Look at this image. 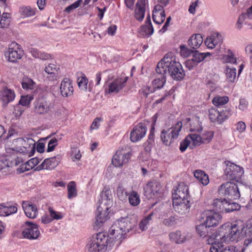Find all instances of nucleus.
<instances>
[{"instance_id":"obj_32","label":"nucleus","mask_w":252,"mask_h":252,"mask_svg":"<svg viewBox=\"0 0 252 252\" xmlns=\"http://www.w3.org/2000/svg\"><path fill=\"white\" fill-rule=\"evenodd\" d=\"M196 230L200 237L204 238L211 232V229L204 222L197 225L196 227Z\"/></svg>"},{"instance_id":"obj_50","label":"nucleus","mask_w":252,"mask_h":252,"mask_svg":"<svg viewBox=\"0 0 252 252\" xmlns=\"http://www.w3.org/2000/svg\"><path fill=\"white\" fill-rule=\"evenodd\" d=\"M117 193L118 197L122 201L126 200L129 194L122 186H120L118 187Z\"/></svg>"},{"instance_id":"obj_31","label":"nucleus","mask_w":252,"mask_h":252,"mask_svg":"<svg viewBox=\"0 0 252 252\" xmlns=\"http://www.w3.org/2000/svg\"><path fill=\"white\" fill-rule=\"evenodd\" d=\"M194 176L203 186H206L209 183L208 175L203 171H195L194 172Z\"/></svg>"},{"instance_id":"obj_41","label":"nucleus","mask_w":252,"mask_h":252,"mask_svg":"<svg viewBox=\"0 0 252 252\" xmlns=\"http://www.w3.org/2000/svg\"><path fill=\"white\" fill-rule=\"evenodd\" d=\"M211 54L209 52L207 53H199L197 51H195L193 53L192 59L197 64L203 61L206 57L210 56Z\"/></svg>"},{"instance_id":"obj_57","label":"nucleus","mask_w":252,"mask_h":252,"mask_svg":"<svg viewBox=\"0 0 252 252\" xmlns=\"http://www.w3.org/2000/svg\"><path fill=\"white\" fill-rule=\"evenodd\" d=\"M44 71L48 74L52 75V79L56 77L55 72L57 71L56 65L53 63H50L44 68Z\"/></svg>"},{"instance_id":"obj_2","label":"nucleus","mask_w":252,"mask_h":252,"mask_svg":"<svg viewBox=\"0 0 252 252\" xmlns=\"http://www.w3.org/2000/svg\"><path fill=\"white\" fill-rule=\"evenodd\" d=\"M156 71L158 73H168L171 77L177 81L181 80L185 75L181 64L172 52L167 53L158 63Z\"/></svg>"},{"instance_id":"obj_28","label":"nucleus","mask_w":252,"mask_h":252,"mask_svg":"<svg viewBox=\"0 0 252 252\" xmlns=\"http://www.w3.org/2000/svg\"><path fill=\"white\" fill-rule=\"evenodd\" d=\"M34 148L35 142L32 138H23L22 154L30 156V154L33 151Z\"/></svg>"},{"instance_id":"obj_37","label":"nucleus","mask_w":252,"mask_h":252,"mask_svg":"<svg viewBox=\"0 0 252 252\" xmlns=\"http://www.w3.org/2000/svg\"><path fill=\"white\" fill-rule=\"evenodd\" d=\"M226 80L229 82H234L237 77L236 69L226 66L225 69Z\"/></svg>"},{"instance_id":"obj_52","label":"nucleus","mask_w":252,"mask_h":252,"mask_svg":"<svg viewBox=\"0 0 252 252\" xmlns=\"http://www.w3.org/2000/svg\"><path fill=\"white\" fill-rule=\"evenodd\" d=\"M219 116V110L214 108L209 110V117L213 123H218V117Z\"/></svg>"},{"instance_id":"obj_13","label":"nucleus","mask_w":252,"mask_h":252,"mask_svg":"<svg viewBox=\"0 0 252 252\" xmlns=\"http://www.w3.org/2000/svg\"><path fill=\"white\" fill-rule=\"evenodd\" d=\"M147 131L146 125L139 123L135 126L131 131L130 140L131 142L135 143L141 140L145 137Z\"/></svg>"},{"instance_id":"obj_46","label":"nucleus","mask_w":252,"mask_h":252,"mask_svg":"<svg viewBox=\"0 0 252 252\" xmlns=\"http://www.w3.org/2000/svg\"><path fill=\"white\" fill-rule=\"evenodd\" d=\"M190 143L194 146H199L202 144L201 136L196 133H191L188 135Z\"/></svg>"},{"instance_id":"obj_3","label":"nucleus","mask_w":252,"mask_h":252,"mask_svg":"<svg viewBox=\"0 0 252 252\" xmlns=\"http://www.w3.org/2000/svg\"><path fill=\"white\" fill-rule=\"evenodd\" d=\"M114 238L110 237L105 232L94 234L89 240L85 249V252H105L111 249Z\"/></svg>"},{"instance_id":"obj_5","label":"nucleus","mask_w":252,"mask_h":252,"mask_svg":"<svg viewBox=\"0 0 252 252\" xmlns=\"http://www.w3.org/2000/svg\"><path fill=\"white\" fill-rule=\"evenodd\" d=\"M182 127V123L178 121L170 127L165 126L160 132V139L163 144L170 146L176 140Z\"/></svg>"},{"instance_id":"obj_21","label":"nucleus","mask_w":252,"mask_h":252,"mask_svg":"<svg viewBox=\"0 0 252 252\" xmlns=\"http://www.w3.org/2000/svg\"><path fill=\"white\" fill-rule=\"evenodd\" d=\"M22 207L27 217L34 219L37 217L38 210L35 205L29 201H23Z\"/></svg>"},{"instance_id":"obj_58","label":"nucleus","mask_w":252,"mask_h":252,"mask_svg":"<svg viewBox=\"0 0 252 252\" xmlns=\"http://www.w3.org/2000/svg\"><path fill=\"white\" fill-rule=\"evenodd\" d=\"M163 224L167 226H172L177 222V220L175 216H171L165 218L163 221Z\"/></svg>"},{"instance_id":"obj_16","label":"nucleus","mask_w":252,"mask_h":252,"mask_svg":"<svg viewBox=\"0 0 252 252\" xmlns=\"http://www.w3.org/2000/svg\"><path fill=\"white\" fill-rule=\"evenodd\" d=\"M206 220L204 222L209 227H215L221 222L222 216L219 213L211 210L205 211Z\"/></svg>"},{"instance_id":"obj_26","label":"nucleus","mask_w":252,"mask_h":252,"mask_svg":"<svg viewBox=\"0 0 252 252\" xmlns=\"http://www.w3.org/2000/svg\"><path fill=\"white\" fill-rule=\"evenodd\" d=\"M15 94L14 91L8 88H4L1 92L0 98L3 105L6 106L8 103L14 100Z\"/></svg>"},{"instance_id":"obj_14","label":"nucleus","mask_w":252,"mask_h":252,"mask_svg":"<svg viewBox=\"0 0 252 252\" xmlns=\"http://www.w3.org/2000/svg\"><path fill=\"white\" fill-rule=\"evenodd\" d=\"M189 202V199H173L174 210L179 214L186 215L189 211L190 207Z\"/></svg>"},{"instance_id":"obj_39","label":"nucleus","mask_w":252,"mask_h":252,"mask_svg":"<svg viewBox=\"0 0 252 252\" xmlns=\"http://www.w3.org/2000/svg\"><path fill=\"white\" fill-rule=\"evenodd\" d=\"M33 57L35 58H38L41 60H48L51 58L50 54H47L45 52H41L35 48H32L30 50Z\"/></svg>"},{"instance_id":"obj_55","label":"nucleus","mask_w":252,"mask_h":252,"mask_svg":"<svg viewBox=\"0 0 252 252\" xmlns=\"http://www.w3.org/2000/svg\"><path fill=\"white\" fill-rule=\"evenodd\" d=\"M146 22L147 25L142 26V29L146 32V34L151 35L154 32V29L149 16L147 18Z\"/></svg>"},{"instance_id":"obj_35","label":"nucleus","mask_w":252,"mask_h":252,"mask_svg":"<svg viewBox=\"0 0 252 252\" xmlns=\"http://www.w3.org/2000/svg\"><path fill=\"white\" fill-rule=\"evenodd\" d=\"M232 115V111L229 108H224L219 111L218 124H220L227 120Z\"/></svg>"},{"instance_id":"obj_42","label":"nucleus","mask_w":252,"mask_h":252,"mask_svg":"<svg viewBox=\"0 0 252 252\" xmlns=\"http://www.w3.org/2000/svg\"><path fill=\"white\" fill-rule=\"evenodd\" d=\"M128 196L129 204L131 206H136L140 203V197L137 192L131 191Z\"/></svg>"},{"instance_id":"obj_51","label":"nucleus","mask_w":252,"mask_h":252,"mask_svg":"<svg viewBox=\"0 0 252 252\" xmlns=\"http://www.w3.org/2000/svg\"><path fill=\"white\" fill-rule=\"evenodd\" d=\"M22 86L24 89L32 90L35 86V83L31 78H25L23 80Z\"/></svg>"},{"instance_id":"obj_62","label":"nucleus","mask_w":252,"mask_h":252,"mask_svg":"<svg viewBox=\"0 0 252 252\" xmlns=\"http://www.w3.org/2000/svg\"><path fill=\"white\" fill-rule=\"evenodd\" d=\"M71 155L73 160L75 159L79 160L82 157L79 149L77 147L71 149Z\"/></svg>"},{"instance_id":"obj_30","label":"nucleus","mask_w":252,"mask_h":252,"mask_svg":"<svg viewBox=\"0 0 252 252\" xmlns=\"http://www.w3.org/2000/svg\"><path fill=\"white\" fill-rule=\"evenodd\" d=\"M188 45L193 49H197L203 42V37L200 34H194L188 40Z\"/></svg>"},{"instance_id":"obj_61","label":"nucleus","mask_w":252,"mask_h":252,"mask_svg":"<svg viewBox=\"0 0 252 252\" xmlns=\"http://www.w3.org/2000/svg\"><path fill=\"white\" fill-rule=\"evenodd\" d=\"M58 145V140L56 138H51L48 144V147L47 149V152H50L53 151L55 147Z\"/></svg>"},{"instance_id":"obj_6","label":"nucleus","mask_w":252,"mask_h":252,"mask_svg":"<svg viewBox=\"0 0 252 252\" xmlns=\"http://www.w3.org/2000/svg\"><path fill=\"white\" fill-rule=\"evenodd\" d=\"M218 193L229 199H237L240 197V193L237 185L231 182L221 184L218 188Z\"/></svg>"},{"instance_id":"obj_53","label":"nucleus","mask_w":252,"mask_h":252,"mask_svg":"<svg viewBox=\"0 0 252 252\" xmlns=\"http://www.w3.org/2000/svg\"><path fill=\"white\" fill-rule=\"evenodd\" d=\"M10 22V15L8 13H3L0 20V25L1 28H6Z\"/></svg>"},{"instance_id":"obj_64","label":"nucleus","mask_w":252,"mask_h":252,"mask_svg":"<svg viewBox=\"0 0 252 252\" xmlns=\"http://www.w3.org/2000/svg\"><path fill=\"white\" fill-rule=\"evenodd\" d=\"M155 91V89L154 88H151L148 86H144L140 92L145 97H147V96L153 93Z\"/></svg>"},{"instance_id":"obj_24","label":"nucleus","mask_w":252,"mask_h":252,"mask_svg":"<svg viewBox=\"0 0 252 252\" xmlns=\"http://www.w3.org/2000/svg\"><path fill=\"white\" fill-rule=\"evenodd\" d=\"M126 81V79L123 80L121 78H118L114 80L109 84L107 92L109 94L119 92L125 86Z\"/></svg>"},{"instance_id":"obj_19","label":"nucleus","mask_w":252,"mask_h":252,"mask_svg":"<svg viewBox=\"0 0 252 252\" xmlns=\"http://www.w3.org/2000/svg\"><path fill=\"white\" fill-rule=\"evenodd\" d=\"M146 0H138L134 10V17L139 21H142L145 16L146 11Z\"/></svg>"},{"instance_id":"obj_45","label":"nucleus","mask_w":252,"mask_h":252,"mask_svg":"<svg viewBox=\"0 0 252 252\" xmlns=\"http://www.w3.org/2000/svg\"><path fill=\"white\" fill-rule=\"evenodd\" d=\"M153 215L154 213H152L140 221L139 226L142 231H144L147 229V226L149 224L150 221L152 220Z\"/></svg>"},{"instance_id":"obj_17","label":"nucleus","mask_w":252,"mask_h":252,"mask_svg":"<svg viewBox=\"0 0 252 252\" xmlns=\"http://www.w3.org/2000/svg\"><path fill=\"white\" fill-rule=\"evenodd\" d=\"M108 207L101 203L96 211V224L100 227L108 219Z\"/></svg>"},{"instance_id":"obj_11","label":"nucleus","mask_w":252,"mask_h":252,"mask_svg":"<svg viewBox=\"0 0 252 252\" xmlns=\"http://www.w3.org/2000/svg\"><path fill=\"white\" fill-rule=\"evenodd\" d=\"M131 155L130 151L126 152V148H120L113 156L112 162L116 167L122 166L128 162Z\"/></svg>"},{"instance_id":"obj_47","label":"nucleus","mask_w":252,"mask_h":252,"mask_svg":"<svg viewBox=\"0 0 252 252\" xmlns=\"http://www.w3.org/2000/svg\"><path fill=\"white\" fill-rule=\"evenodd\" d=\"M88 83V80L84 74L78 78L77 83L80 90L84 91H87Z\"/></svg>"},{"instance_id":"obj_10","label":"nucleus","mask_w":252,"mask_h":252,"mask_svg":"<svg viewBox=\"0 0 252 252\" xmlns=\"http://www.w3.org/2000/svg\"><path fill=\"white\" fill-rule=\"evenodd\" d=\"M163 190L162 186L156 181L148 182L144 187L145 195L149 199L160 196Z\"/></svg>"},{"instance_id":"obj_8","label":"nucleus","mask_w":252,"mask_h":252,"mask_svg":"<svg viewBox=\"0 0 252 252\" xmlns=\"http://www.w3.org/2000/svg\"><path fill=\"white\" fill-rule=\"evenodd\" d=\"M35 113L37 115H44L49 113L53 108L52 103L46 97L37 98L34 102Z\"/></svg>"},{"instance_id":"obj_22","label":"nucleus","mask_w":252,"mask_h":252,"mask_svg":"<svg viewBox=\"0 0 252 252\" xmlns=\"http://www.w3.org/2000/svg\"><path fill=\"white\" fill-rule=\"evenodd\" d=\"M60 161V158L59 156L46 158L37 168L39 170L46 169L51 170L54 169L59 164Z\"/></svg>"},{"instance_id":"obj_34","label":"nucleus","mask_w":252,"mask_h":252,"mask_svg":"<svg viewBox=\"0 0 252 252\" xmlns=\"http://www.w3.org/2000/svg\"><path fill=\"white\" fill-rule=\"evenodd\" d=\"M222 59L225 63L235 64L237 63V58L236 56L232 51L230 49L227 50L226 54L223 56Z\"/></svg>"},{"instance_id":"obj_60","label":"nucleus","mask_w":252,"mask_h":252,"mask_svg":"<svg viewBox=\"0 0 252 252\" xmlns=\"http://www.w3.org/2000/svg\"><path fill=\"white\" fill-rule=\"evenodd\" d=\"M154 142L153 135L150 134L149 136V140L144 143L143 146L144 147V150L146 152H150L151 151L153 143Z\"/></svg>"},{"instance_id":"obj_59","label":"nucleus","mask_w":252,"mask_h":252,"mask_svg":"<svg viewBox=\"0 0 252 252\" xmlns=\"http://www.w3.org/2000/svg\"><path fill=\"white\" fill-rule=\"evenodd\" d=\"M33 99V97L32 95L22 96L19 103L23 106H28Z\"/></svg>"},{"instance_id":"obj_27","label":"nucleus","mask_w":252,"mask_h":252,"mask_svg":"<svg viewBox=\"0 0 252 252\" xmlns=\"http://www.w3.org/2000/svg\"><path fill=\"white\" fill-rule=\"evenodd\" d=\"M169 238L171 242L176 244H182L188 239L187 235L179 230L170 232L169 234Z\"/></svg>"},{"instance_id":"obj_20","label":"nucleus","mask_w":252,"mask_h":252,"mask_svg":"<svg viewBox=\"0 0 252 252\" xmlns=\"http://www.w3.org/2000/svg\"><path fill=\"white\" fill-rule=\"evenodd\" d=\"M23 138H19L14 139L11 146L6 145L5 148L6 152L7 154H15V153H21L23 151Z\"/></svg>"},{"instance_id":"obj_15","label":"nucleus","mask_w":252,"mask_h":252,"mask_svg":"<svg viewBox=\"0 0 252 252\" xmlns=\"http://www.w3.org/2000/svg\"><path fill=\"white\" fill-rule=\"evenodd\" d=\"M173 199H189V188L184 182L178 184L172 191Z\"/></svg>"},{"instance_id":"obj_36","label":"nucleus","mask_w":252,"mask_h":252,"mask_svg":"<svg viewBox=\"0 0 252 252\" xmlns=\"http://www.w3.org/2000/svg\"><path fill=\"white\" fill-rule=\"evenodd\" d=\"M35 8H32L30 6H22L20 8L19 11L24 17H30L35 15L36 12Z\"/></svg>"},{"instance_id":"obj_33","label":"nucleus","mask_w":252,"mask_h":252,"mask_svg":"<svg viewBox=\"0 0 252 252\" xmlns=\"http://www.w3.org/2000/svg\"><path fill=\"white\" fill-rule=\"evenodd\" d=\"M240 208V206L238 203L227 201L226 199H224L223 213L233 212L235 210H238Z\"/></svg>"},{"instance_id":"obj_1","label":"nucleus","mask_w":252,"mask_h":252,"mask_svg":"<svg viewBox=\"0 0 252 252\" xmlns=\"http://www.w3.org/2000/svg\"><path fill=\"white\" fill-rule=\"evenodd\" d=\"M244 235L248 237L244 243V246L247 247L252 242V218L246 223L237 220L232 224L224 223L207 239V244L211 245L210 252H218L219 248L223 247V243L237 242Z\"/></svg>"},{"instance_id":"obj_54","label":"nucleus","mask_w":252,"mask_h":252,"mask_svg":"<svg viewBox=\"0 0 252 252\" xmlns=\"http://www.w3.org/2000/svg\"><path fill=\"white\" fill-rule=\"evenodd\" d=\"M164 13H165L163 10V7L159 4H157L155 6L154 9L153 11V17H158L161 15V20H162L164 17Z\"/></svg>"},{"instance_id":"obj_38","label":"nucleus","mask_w":252,"mask_h":252,"mask_svg":"<svg viewBox=\"0 0 252 252\" xmlns=\"http://www.w3.org/2000/svg\"><path fill=\"white\" fill-rule=\"evenodd\" d=\"M202 130L201 123L198 117H194L192 118L190 124V131L191 132H200Z\"/></svg>"},{"instance_id":"obj_63","label":"nucleus","mask_w":252,"mask_h":252,"mask_svg":"<svg viewBox=\"0 0 252 252\" xmlns=\"http://www.w3.org/2000/svg\"><path fill=\"white\" fill-rule=\"evenodd\" d=\"M190 143V142L187 136L186 137V138L181 142L180 147H179L180 150L182 152H184V151H185L186 150L187 148L189 146Z\"/></svg>"},{"instance_id":"obj_18","label":"nucleus","mask_w":252,"mask_h":252,"mask_svg":"<svg viewBox=\"0 0 252 252\" xmlns=\"http://www.w3.org/2000/svg\"><path fill=\"white\" fill-rule=\"evenodd\" d=\"M60 90L63 97H69L73 95L74 89L72 80L69 78H64L61 83Z\"/></svg>"},{"instance_id":"obj_56","label":"nucleus","mask_w":252,"mask_h":252,"mask_svg":"<svg viewBox=\"0 0 252 252\" xmlns=\"http://www.w3.org/2000/svg\"><path fill=\"white\" fill-rule=\"evenodd\" d=\"M214 136V133L211 131H204L201 136L202 144L208 143L212 139Z\"/></svg>"},{"instance_id":"obj_48","label":"nucleus","mask_w":252,"mask_h":252,"mask_svg":"<svg viewBox=\"0 0 252 252\" xmlns=\"http://www.w3.org/2000/svg\"><path fill=\"white\" fill-rule=\"evenodd\" d=\"M224 199L217 198L213 200L212 206L217 211L223 213Z\"/></svg>"},{"instance_id":"obj_23","label":"nucleus","mask_w":252,"mask_h":252,"mask_svg":"<svg viewBox=\"0 0 252 252\" xmlns=\"http://www.w3.org/2000/svg\"><path fill=\"white\" fill-rule=\"evenodd\" d=\"M222 42V38L221 35L218 32H216L206 38L204 43L208 48L213 49L217 45L220 44Z\"/></svg>"},{"instance_id":"obj_12","label":"nucleus","mask_w":252,"mask_h":252,"mask_svg":"<svg viewBox=\"0 0 252 252\" xmlns=\"http://www.w3.org/2000/svg\"><path fill=\"white\" fill-rule=\"evenodd\" d=\"M23 53L20 45L14 42L9 45L4 55L9 62H16L22 58Z\"/></svg>"},{"instance_id":"obj_43","label":"nucleus","mask_w":252,"mask_h":252,"mask_svg":"<svg viewBox=\"0 0 252 252\" xmlns=\"http://www.w3.org/2000/svg\"><path fill=\"white\" fill-rule=\"evenodd\" d=\"M76 184L74 181L70 182L67 185V197L72 199L77 196Z\"/></svg>"},{"instance_id":"obj_49","label":"nucleus","mask_w":252,"mask_h":252,"mask_svg":"<svg viewBox=\"0 0 252 252\" xmlns=\"http://www.w3.org/2000/svg\"><path fill=\"white\" fill-rule=\"evenodd\" d=\"M166 82L165 77L162 74L160 77L155 79L152 82L153 86L155 89H160Z\"/></svg>"},{"instance_id":"obj_29","label":"nucleus","mask_w":252,"mask_h":252,"mask_svg":"<svg viewBox=\"0 0 252 252\" xmlns=\"http://www.w3.org/2000/svg\"><path fill=\"white\" fill-rule=\"evenodd\" d=\"M17 211V208L15 206L6 205L4 203L0 204V216H8L10 215L16 213Z\"/></svg>"},{"instance_id":"obj_9","label":"nucleus","mask_w":252,"mask_h":252,"mask_svg":"<svg viewBox=\"0 0 252 252\" xmlns=\"http://www.w3.org/2000/svg\"><path fill=\"white\" fill-rule=\"evenodd\" d=\"M244 172L243 168L228 161L226 165L224 174L227 180L239 182Z\"/></svg>"},{"instance_id":"obj_7","label":"nucleus","mask_w":252,"mask_h":252,"mask_svg":"<svg viewBox=\"0 0 252 252\" xmlns=\"http://www.w3.org/2000/svg\"><path fill=\"white\" fill-rule=\"evenodd\" d=\"M39 226L37 224L29 221L25 222L22 235L24 239L34 240L38 238L40 235Z\"/></svg>"},{"instance_id":"obj_44","label":"nucleus","mask_w":252,"mask_h":252,"mask_svg":"<svg viewBox=\"0 0 252 252\" xmlns=\"http://www.w3.org/2000/svg\"><path fill=\"white\" fill-rule=\"evenodd\" d=\"M229 101V98L227 96L217 95L214 97L212 100V103L215 106L218 107L226 104Z\"/></svg>"},{"instance_id":"obj_25","label":"nucleus","mask_w":252,"mask_h":252,"mask_svg":"<svg viewBox=\"0 0 252 252\" xmlns=\"http://www.w3.org/2000/svg\"><path fill=\"white\" fill-rule=\"evenodd\" d=\"M49 215L46 214L41 218V222L44 224L50 223L54 220H61L63 216L60 212L55 211L52 208H48Z\"/></svg>"},{"instance_id":"obj_40","label":"nucleus","mask_w":252,"mask_h":252,"mask_svg":"<svg viewBox=\"0 0 252 252\" xmlns=\"http://www.w3.org/2000/svg\"><path fill=\"white\" fill-rule=\"evenodd\" d=\"M252 20V6L248 9L246 13L242 14L239 17L237 23L238 24H242L245 20H246V23L249 24H251L249 23L247 20Z\"/></svg>"},{"instance_id":"obj_4","label":"nucleus","mask_w":252,"mask_h":252,"mask_svg":"<svg viewBox=\"0 0 252 252\" xmlns=\"http://www.w3.org/2000/svg\"><path fill=\"white\" fill-rule=\"evenodd\" d=\"M137 225V222L134 220H131L129 217L122 218L118 219L112 225L110 230V234L114 236L115 239L121 241L125 238L127 233L134 232V228Z\"/></svg>"}]
</instances>
